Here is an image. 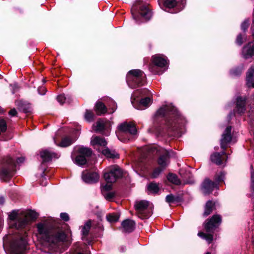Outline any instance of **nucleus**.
<instances>
[{
  "instance_id": "f257e3e1",
  "label": "nucleus",
  "mask_w": 254,
  "mask_h": 254,
  "mask_svg": "<svg viewBox=\"0 0 254 254\" xmlns=\"http://www.w3.org/2000/svg\"><path fill=\"white\" fill-rule=\"evenodd\" d=\"M38 239L41 244L50 249L59 248L60 246L66 239L65 234L63 232H58L55 235L52 234L47 225L43 223H39L37 225Z\"/></svg>"
},
{
  "instance_id": "f03ea898",
  "label": "nucleus",
  "mask_w": 254,
  "mask_h": 254,
  "mask_svg": "<svg viewBox=\"0 0 254 254\" xmlns=\"http://www.w3.org/2000/svg\"><path fill=\"white\" fill-rule=\"evenodd\" d=\"M156 116H168L166 120V125L173 130L182 129L185 124V120L181 116L172 104L161 107L156 112Z\"/></svg>"
},
{
  "instance_id": "7ed1b4c3",
  "label": "nucleus",
  "mask_w": 254,
  "mask_h": 254,
  "mask_svg": "<svg viewBox=\"0 0 254 254\" xmlns=\"http://www.w3.org/2000/svg\"><path fill=\"white\" fill-rule=\"evenodd\" d=\"M222 222V217L220 215H214L210 219H207L203 224L204 229L208 234L199 232L197 236L210 244L213 240V235L211 233L217 228Z\"/></svg>"
},
{
  "instance_id": "20e7f679",
  "label": "nucleus",
  "mask_w": 254,
  "mask_h": 254,
  "mask_svg": "<svg viewBox=\"0 0 254 254\" xmlns=\"http://www.w3.org/2000/svg\"><path fill=\"white\" fill-rule=\"evenodd\" d=\"M119 131L117 132L118 138L122 141L126 142L131 139L130 136L137 133L135 125L132 123H124L118 127Z\"/></svg>"
},
{
  "instance_id": "39448f33",
  "label": "nucleus",
  "mask_w": 254,
  "mask_h": 254,
  "mask_svg": "<svg viewBox=\"0 0 254 254\" xmlns=\"http://www.w3.org/2000/svg\"><path fill=\"white\" fill-rule=\"evenodd\" d=\"M123 175L121 168L118 166H111L106 169L104 173V177L107 184L104 186L106 190L111 189V184L115 183L116 180L122 177Z\"/></svg>"
},
{
  "instance_id": "423d86ee",
  "label": "nucleus",
  "mask_w": 254,
  "mask_h": 254,
  "mask_svg": "<svg viewBox=\"0 0 254 254\" xmlns=\"http://www.w3.org/2000/svg\"><path fill=\"white\" fill-rule=\"evenodd\" d=\"M145 74L140 69H133L128 72L127 82L129 87L135 88L141 85L144 80Z\"/></svg>"
},
{
  "instance_id": "0eeeda50",
  "label": "nucleus",
  "mask_w": 254,
  "mask_h": 254,
  "mask_svg": "<svg viewBox=\"0 0 254 254\" xmlns=\"http://www.w3.org/2000/svg\"><path fill=\"white\" fill-rule=\"evenodd\" d=\"M26 236L18 235L11 243L9 254H23L26 249Z\"/></svg>"
},
{
  "instance_id": "6e6552de",
  "label": "nucleus",
  "mask_w": 254,
  "mask_h": 254,
  "mask_svg": "<svg viewBox=\"0 0 254 254\" xmlns=\"http://www.w3.org/2000/svg\"><path fill=\"white\" fill-rule=\"evenodd\" d=\"M134 207L138 217L141 219L148 218L152 213L153 206L146 200L136 202Z\"/></svg>"
},
{
  "instance_id": "1a4fd4ad",
  "label": "nucleus",
  "mask_w": 254,
  "mask_h": 254,
  "mask_svg": "<svg viewBox=\"0 0 254 254\" xmlns=\"http://www.w3.org/2000/svg\"><path fill=\"white\" fill-rule=\"evenodd\" d=\"M15 163L10 157H7L4 159L3 165L0 172V178L4 180L11 176L14 171Z\"/></svg>"
},
{
  "instance_id": "9d476101",
  "label": "nucleus",
  "mask_w": 254,
  "mask_h": 254,
  "mask_svg": "<svg viewBox=\"0 0 254 254\" xmlns=\"http://www.w3.org/2000/svg\"><path fill=\"white\" fill-rule=\"evenodd\" d=\"M10 219L9 225L16 229L24 228L27 224L26 216H19L15 211H13L8 215Z\"/></svg>"
},
{
  "instance_id": "9b49d317",
  "label": "nucleus",
  "mask_w": 254,
  "mask_h": 254,
  "mask_svg": "<svg viewBox=\"0 0 254 254\" xmlns=\"http://www.w3.org/2000/svg\"><path fill=\"white\" fill-rule=\"evenodd\" d=\"M79 154L76 157L74 162L78 165H83L87 162L86 158L92 154V150L88 148L80 147L78 150Z\"/></svg>"
},
{
  "instance_id": "f8f14e48",
  "label": "nucleus",
  "mask_w": 254,
  "mask_h": 254,
  "mask_svg": "<svg viewBox=\"0 0 254 254\" xmlns=\"http://www.w3.org/2000/svg\"><path fill=\"white\" fill-rule=\"evenodd\" d=\"M186 3V0H164L163 2L164 10L175 8L177 12L183 9Z\"/></svg>"
},
{
  "instance_id": "ddd939ff",
  "label": "nucleus",
  "mask_w": 254,
  "mask_h": 254,
  "mask_svg": "<svg viewBox=\"0 0 254 254\" xmlns=\"http://www.w3.org/2000/svg\"><path fill=\"white\" fill-rule=\"evenodd\" d=\"M81 178L84 182L87 184H93L98 182L99 175L96 172H90L86 170L82 172Z\"/></svg>"
},
{
  "instance_id": "4468645a",
  "label": "nucleus",
  "mask_w": 254,
  "mask_h": 254,
  "mask_svg": "<svg viewBox=\"0 0 254 254\" xmlns=\"http://www.w3.org/2000/svg\"><path fill=\"white\" fill-rule=\"evenodd\" d=\"M215 188H217V184L208 179H206L201 184V190L204 194H208L211 193Z\"/></svg>"
},
{
  "instance_id": "2eb2a0df",
  "label": "nucleus",
  "mask_w": 254,
  "mask_h": 254,
  "mask_svg": "<svg viewBox=\"0 0 254 254\" xmlns=\"http://www.w3.org/2000/svg\"><path fill=\"white\" fill-rule=\"evenodd\" d=\"M231 129L232 127L231 126L227 127L222 134L221 139V147L223 149H225L227 148V144L232 140Z\"/></svg>"
},
{
  "instance_id": "dca6fc26",
  "label": "nucleus",
  "mask_w": 254,
  "mask_h": 254,
  "mask_svg": "<svg viewBox=\"0 0 254 254\" xmlns=\"http://www.w3.org/2000/svg\"><path fill=\"white\" fill-rule=\"evenodd\" d=\"M242 55L246 59L254 57V41L249 42L243 47Z\"/></svg>"
},
{
  "instance_id": "f3484780",
  "label": "nucleus",
  "mask_w": 254,
  "mask_h": 254,
  "mask_svg": "<svg viewBox=\"0 0 254 254\" xmlns=\"http://www.w3.org/2000/svg\"><path fill=\"white\" fill-rule=\"evenodd\" d=\"M40 157L43 160L42 164L44 162H49L53 158H58L59 155L58 154L50 151L49 149L42 150L40 152Z\"/></svg>"
},
{
  "instance_id": "a211bd4d",
  "label": "nucleus",
  "mask_w": 254,
  "mask_h": 254,
  "mask_svg": "<svg viewBox=\"0 0 254 254\" xmlns=\"http://www.w3.org/2000/svg\"><path fill=\"white\" fill-rule=\"evenodd\" d=\"M150 94V91L146 88L140 89L135 91L132 94L131 97V102L132 105L133 106H135V102L136 101H137V98L143 97L145 95L149 96Z\"/></svg>"
},
{
  "instance_id": "6ab92c4d",
  "label": "nucleus",
  "mask_w": 254,
  "mask_h": 254,
  "mask_svg": "<svg viewBox=\"0 0 254 254\" xmlns=\"http://www.w3.org/2000/svg\"><path fill=\"white\" fill-rule=\"evenodd\" d=\"M91 144L96 148L98 146L105 147L107 145V142L105 139L102 137L93 136L91 139Z\"/></svg>"
},
{
  "instance_id": "aec40b11",
  "label": "nucleus",
  "mask_w": 254,
  "mask_h": 254,
  "mask_svg": "<svg viewBox=\"0 0 254 254\" xmlns=\"http://www.w3.org/2000/svg\"><path fill=\"white\" fill-rule=\"evenodd\" d=\"M135 227V222L130 219H126L122 223V231L124 232H131Z\"/></svg>"
},
{
  "instance_id": "412c9836",
  "label": "nucleus",
  "mask_w": 254,
  "mask_h": 254,
  "mask_svg": "<svg viewBox=\"0 0 254 254\" xmlns=\"http://www.w3.org/2000/svg\"><path fill=\"white\" fill-rule=\"evenodd\" d=\"M169 152L166 150H163V155H160L158 160V164L159 167L164 169L168 164Z\"/></svg>"
},
{
  "instance_id": "4be33fe9",
  "label": "nucleus",
  "mask_w": 254,
  "mask_h": 254,
  "mask_svg": "<svg viewBox=\"0 0 254 254\" xmlns=\"http://www.w3.org/2000/svg\"><path fill=\"white\" fill-rule=\"evenodd\" d=\"M152 63L155 66L159 67H166L167 65L166 60L159 55H155L152 57Z\"/></svg>"
},
{
  "instance_id": "5701e85b",
  "label": "nucleus",
  "mask_w": 254,
  "mask_h": 254,
  "mask_svg": "<svg viewBox=\"0 0 254 254\" xmlns=\"http://www.w3.org/2000/svg\"><path fill=\"white\" fill-rule=\"evenodd\" d=\"M91 226V221H88L87 222L85 225L82 227V230L81 231L83 241H87V242H84V243L87 245H90L91 243V241H88L86 238V236L88 234L89 230L90 229Z\"/></svg>"
},
{
  "instance_id": "b1692460",
  "label": "nucleus",
  "mask_w": 254,
  "mask_h": 254,
  "mask_svg": "<svg viewBox=\"0 0 254 254\" xmlns=\"http://www.w3.org/2000/svg\"><path fill=\"white\" fill-rule=\"evenodd\" d=\"M246 99L242 97H238L237 99L236 110L238 114H241L245 112Z\"/></svg>"
},
{
  "instance_id": "393cba45",
  "label": "nucleus",
  "mask_w": 254,
  "mask_h": 254,
  "mask_svg": "<svg viewBox=\"0 0 254 254\" xmlns=\"http://www.w3.org/2000/svg\"><path fill=\"white\" fill-rule=\"evenodd\" d=\"M226 154L225 151H223L221 154L217 152L214 153L211 156V160L218 165H221L223 163L222 155Z\"/></svg>"
},
{
  "instance_id": "a878e982",
  "label": "nucleus",
  "mask_w": 254,
  "mask_h": 254,
  "mask_svg": "<svg viewBox=\"0 0 254 254\" xmlns=\"http://www.w3.org/2000/svg\"><path fill=\"white\" fill-rule=\"evenodd\" d=\"M140 14L142 17L146 20H149L151 16L152 13L150 10L145 5H142L140 7Z\"/></svg>"
},
{
  "instance_id": "bb28decb",
  "label": "nucleus",
  "mask_w": 254,
  "mask_h": 254,
  "mask_svg": "<svg viewBox=\"0 0 254 254\" xmlns=\"http://www.w3.org/2000/svg\"><path fill=\"white\" fill-rule=\"evenodd\" d=\"M215 208V203L212 201H208L205 205V209L203 213L204 216H207L209 215Z\"/></svg>"
},
{
  "instance_id": "cd10ccee",
  "label": "nucleus",
  "mask_w": 254,
  "mask_h": 254,
  "mask_svg": "<svg viewBox=\"0 0 254 254\" xmlns=\"http://www.w3.org/2000/svg\"><path fill=\"white\" fill-rule=\"evenodd\" d=\"M102 153L108 158H118L119 155L114 150H110L108 148H106L102 151Z\"/></svg>"
},
{
  "instance_id": "c85d7f7f",
  "label": "nucleus",
  "mask_w": 254,
  "mask_h": 254,
  "mask_svg": "<svg viewBox=\"0 0 254 254\" xmlns=\"http://www.w3.org/2000/svg\"><path fill=\"white\" fill-rule=\"evenodd\" d=\"M75 139L69 136L65 137L62 139L61 142L58 145L63 147H67L73 143Z\"/></svg>"
},
{
  "instance_id": "c756f323",
  "label": "nucleus",
  "mask_w": 254,
  "mask_h": 254,
  "mask_svg": "<svg viewBox=\"0 0 254 254\" xmlns=\"http://www.w3.org/2000/svg\"><path fill=\"white\" fill-rule=\"evenodd\" d=\"M96 111L98 115H101L107 112V108L105 105L102 102H97L96 105Z\"/></svg>"
},
{
  "instance_id": "7c9ffc66",
  "label": "nucleus",
  "mask_w": 254,
  "mask_h": 254,
  "mask_svg": "<svg viewBox=\"0 0 254 254\" xmlns=\"http://www.w3.org/2000/svg\"><path fill=\"white\" fill-rule=\"evenodd\" d=\"M250 190V195L254 198V170L252 165L251 166Z\"/></svg>"
},
{
  "instance_id": "2f4dec72",
  "label": "nucleus",
  "mask_w": 254,
  "mask_h": 254,
  "mask_svg": "<svg viewBox=\"0 0 254 254\" xmlns=\"http://www.w3.org/2000/svg\"><path fill=\"white\" fill-rule=\"evenodd\" d=\"M150 98L149 97H145L144 98L141 99L140 100L138 107H136L135 105L133 107L138 110H142L144 109V108H142L141 106H142L145 108H146L150 104Z\"/></svg>"
},
{
  "instance_id": "473e14b6",
  "label": "nucleus",
  "mask_w": 254,
  "mask_h": 254,
  "mask_svg": "<svg viewBox=\"0 0 254 254\" xmlns=\"http://www.w3.org/2000/svg\"><path fill=\"white\" fill-rule=\"evenodd\" d=\"M167 179L170 182L177 185H180L181 183V182L178 178L177 176L174 174H169L167 176Z\"/></svg>"
},
{
  "instance_id": "72a5a7b5",
  "label": "nucleus",
  "mask_w": 254,
  "mask_h": 254,
  "mask_svg": "<svg viewBox=\"0 0 254 254\" xmlns=\"http://www.w3.org/2000/svg\"><path fill=\"white\" fill-rule=\"evenodd\" d=\"M119 217L120 215L117 213H110L108 214L106 216L108 221L111 223H114L118 221L119 219Z\"/></svg>"
},
{
  "instance_id": "f704fd0d",
  "label": "nucleus",
  "mask_w": 254,
  "mask_h": 254,
  "mask_svg": "<svg viewBox=\"0 0 254 254\" xmlns=\"http://www.w3.org/2000/svg\"><path fill=\"white\" fill-rule=\"evenodd\" d=\"M106 127V122L103 120H99L95 126V130L97 131H101L103 130Z\"/></svg>"
},
{
  "instance_id": "c9c22d12",
  "label": "nucleus",
  "mask_w": 254,
  "mask_h": 254,
  "mask_svg": "<svg viewBox=\"0 0 254 254\" xmlns=\"http://www.w3.org/2000/svg\"><path fill=\"white\" fill-rule=\"evenodd\" d=\"M71 100V98L70 96L65 97L64 95L62 94L57 96V100L61 105H63L65 101L69 102Z\"/></svg>"
},
{
  "instance_id": "e433bc0d",
  "label": "nucleus",
  "mask_w": 254,
  "mask_h": 254,
  "mask_svg": "<svg viewBox=\"0 0 254 254\" xmlns=\"http://www.w3.org/2000/svg\"><path fill=\"white\" fill-rule=\"evenodd\" d=\"M147 190L151 193H157L159 190V187L156 184L151 183L148 185Z\"/></svg>"
},
{
  "instance_id": "4c0bfd02",
  "label": "nucleus",
  "mask_w": 254,
  "mask_h": 254,
  "mask_svg": "<svg viewBox=\"0 0 254 254\" xmlns=\"http://www.w3.org/2000/svg\"><path fill=\"white\" fill-rule=\"evenodd\" d=\"M254 76V66H251L248 70L247 73L246 80L247 81L250 83V80L253 78Z\"/></svg>"
},
{
  "instance_id": "58836bf2",
  "label": "nucleus",
  "mask_w": 254,
  "mask_h": 254,
  "mask_svg": "<svg viewBox=\"0 0 254 254\" xmlns=\"http://www.w3.org/2000/svg\"><path fill=\"white\" fill-rule=\"evenodd\" d=\"M225 178V173L224 172H220L219 174H217L215 177V181L217 185L218 183L222 182L224 181Z\"/></svg>"
},
{
  "instance_id": "ea45409f",
  "label": "nucleus",
  "mask_w": 254,
  "mask_h": 254,
  "mask_svg": "<svg viewBox=\"0 0 254 254\" xmlns=\"http://www.w3.org/2000/svg\"><path fill=\"white\" fill-rule=\"evenodd\" d=\"M242 71V67H236L230 71V74L233 76H236L240 75Z\"/></svg>"
},
{
  "instance_id": "a19ab883",
  "label": "nucleus",
  "mask_w": 254,
  "mask_h": 254,
  "mask_svg": "<svg viewBox=\"0 0 254 254\" xmlns=\"http://www.w3.org/2000/svg\"><path fill=\"white\" fill-rule=\"evenodd\" d=\"M84 117L86 121L91 122L93 120L94 115L91 111L87 110L85 112Z\"/></svg>"
},
{
  "instance_id": "79ce46f5",
  "label": "nucleus",
  "mask_w": 254,
  "mask_h": 254,
  "mask_svg": "<svg viewBox=\"0 0 254 254\" xmlns=\"http://www.w3.org/2000/svg\"><path fill=\"white\" fill-rule=\"evenodd\" d=\"M23 216H26L27 220H28V218H29L31 219H34L37 217L38 215L36 212L33 211H29L27 213L26 215H23Z\"/></svg>"
},
{
  "instance_id": "37998d69",
  "label": "nucleus",
  "mask_w": 254,
  "mask_h": 254,
  "mask_svg": "<svg viewBox=\"0 0 254 254\" xmlns=\"http://www.w3.org/2000/svg\"><path fill=\"white\" fill-rule=\"evenodd\" d=\"M166 201L168 203H173L177 200V197H176L172 194L167 195L166 197Z\"/></svg>"
},
{
  "instance_id": "c03bdc74",
  "label": "nucleus",
  "mask_w": 254,
  "mask_h": 254,
  "mask_svg": "<svg viewBox=\"0 0 254 254\" xmlns=\"http://www.w3.org/2000/svg\"><path fill=\"white\" fill-rule=\"evenodd\" d=\"M7 129L6 122L3 119L0 120V130L1 132H4Z\"/></svg>"
},
{
  "instance_id": "a18cd8bd",
  "label": "nucleus",
  "mask_w": 254,
  "mask_h": 254,
  "mask_svg": "<svg viewBox=\"0 0 254 254\" xmlns=\"http://www.w3.org/2000/svg\"><path fill=\"white\" fill-rule=\"evenodd\" d=\"M163 169L162 168H161L160 167H158L156 168L153 171L151 174V177L153 178L157 177L160 174V173L163 171Z\"/></svg>"
},
{
  "instance_id": "49530a36",
  "label": "nucleus",
  "mask_w": 254,
  "mask_h": 254,
  "mask_svg": "<svg viewBox=\"0 0 254 254\" xmlns=\"http://www.w3.org/2000/svg\"><path fill=\"white\" fill-rule=\"evenodd\" d=\"M245 35L239 34L238 35L236 39V43L239 45H241L243 42L244 39H245Z\"/></svg>"
},
{
  "instance_id": "de8ad7c7",
  "label": "nucleus",
  "mask_w": 254,
  "mask_h": 254,
  "mask_svg": "<svg viewBox=\"0 0 254 254\" xmlns=\"http://www.w3.org/2000/svg\"><path fill=\"white\" fill-rule=\"evenodd\" d=\"M249 26V20L246 19L241 24V29L245 31L248 28Z\"/></svg>"
},
{
  "instance_id": "09e8293b",
  "label": "nucleus",
  "mask_w": 254,
  "mask_h": 254,
  "mask_svg": "<svg viewBox=\"0 0 254 254\" xmlns=\"http://www.w3.org/2000/svg\"><path fill=\"white\" fill-rule=\"evenodd\" d=\"M61 218L65 221H67L69 220V216L66 213H62L60 215Z\"/></svg>"
},
{
  "instance_id": "8fccbe9b",
  "label": "nucleus",
  "mask_w": 254,
  "mask_h": 254,
  "mask_svg": "<svg viewBox=\"0 0 254 254\" xmlns=\"http://www.w3.org/2000/svg\"><path fill=\"white\" fill-rule=\"evenodd\" d=\"M160 147H158V148H156L155 147H150L148 148V151L149 152H151L152 153H154V152H157L158 150H160Z\"/></svg>"
},
{
  "instance_id": "3c124183",
  "label": "nucleus",
  "mask_w": 254,
  "mask_h": 254,
  "mask_svg": "<svg viewBox=\"0 0 254 254\" xmlns=\"http://www.w3.org/2000/svg\"><path fill=\"white\" fill-rule=\"evenodd\" d=\"M10 86L12 88V93H14L18 89V86L17 84H13L11 85Z\"/></svg>"
},
{
  "instance_id": "603ef678",
  "label": "nucleus",
  "mask_w": 254,
  "mask_h": 254,
  "mask_svg": "<svg viewBox=\"0 0 254 254\" xmlns=\"http://www.w3.org/2000/svg\"><path fill=\"white\" fill-rule=\"evenodd\" d=\"M46 89L44 87H41L38 89V92L41 95H44L46 93Z\"/></svg>"
},
{
  "instance_id": "864d4df0",
  "label": "nucleus",
  "mask_w": 254,
  "mask_h": 254,
  "mask_svg": "<svg viewBox=\"0 0 254 254\" xmlns=\"http://www.w3.org/2000/svg\"><path fill=\"white\" fill-rule=\"evenodd\" d=\"M17 114V111L15 109L10 110L9 112V115L11 116H15Z\"/></svg>"
},
{
  "instance_id": "5fc2aeb1",
  "label": "nucleus",
  "mask_w": 254,
  "mask_h": 254,
  "mask_svg": "<svg viewBox=\"0 0 254 254\" xmlns=\"http://www.w3.org/2000/svg\"><path fill=\"white\" fill-rule=\"evenodd\" d=\"M250 83L249 82L247 81V84L249 87H254V79H252L250 80Z\"/></svg>"
},
{
  "instance_id": "6e6d98bb",
  "label": "nucleus",
  "mask_w": 254,
  "mask_h": 254,
  "mask_svg": "<svg viewBox=\"0 0 254 254\" xmlns=\"http://www.w3.org/2000/svg\"><path fill=\"white\" fill-rule=\"evenodd\" d=\"M132 15L137 23L139 24L140 23L139 21L138 20V16L136 15L133 12H132Z\"/></svg>"
},
{
  "instance_id": "4d7b16f0",
  "label": "nucleus",
  "mask_w": 254,
  "mask_h": 254,
  "mask_svg": "<svg viewBox=\"0 0 254 254\" xmlns=\"http://www.w3.org/2000/svg\"><path fill=\"white\" fill-rule=\"evenodd\" d=\"M24 158L23 157H21L18 158L17 159L16 163L17 164L21 163H23L24 162Z\"/></svg>"
},
{
  "instance_id": "13d9d810",
  "label": "nucleus",
  "mask_w": 254,
  "mask_h": 254,
  "mask_svg": "<svg viewBox=\"0 0 254 254\" xmlns=\"http://www.w3.org/2000/svg\"><path fill=\"white\" fill-rule=\"evenodd\" d=\"M111 102L113 104V107L112 108V113H113L116 109V105H115V103L113 101L111 100Z\"/></svg>"
},
{
  "instance_id": "bf43d9fd",
  "label": "nucleus",
  "mask_w": 254,
  "mask_h": 254,
  "mask_svg": "<svg viewBox=\"0 0 254 254\" xmlns=\"http://www.w3.org/2000/svg\"><path fill=\"white\" fill-rule=\"evenodd\" d=\"M182 171H183V170H182L181 172H180V174L181 175H182V177L184 179H186L188 177H190V173H189V174H187L186 175H183V173L182 172Z\"/></svg>"
},
{
  "instance_id": "052dcab7",
  "label": "nucleus",
  "mask_w": 254,
  "mask_h": 254,
  "mask_svg": "<svg viewBox=\"0 0 254 254\" xmlns=\"http://www.w3.org/2000/svg\"><path fill=\"white\" fill-rule=\"evenodd\" d=\"M113 196H114V194H113V193H109L107 195V196H106V198H107V199H108V198H112Z\"/></svg>"
},
{
  "instance_id": "680f3d73",
  "label": "nucleus",
  "mask_w": 254,
  "mask_h": 254,
  "mask_svg": "<svg viewBox=\"0 0 254 254\" xmlns=\"http://www.w3.org/2000/svg\"><path fill=\"white\" fill-rule=\"evenodd\" d=\"M4 202V199L2 197H0V204H2Z\"/></svg>"
},
{
  "instance_id": "e2e57ef3",
  "label": "nucleus",
  "mask_w": 254,
  "mask_h": 254,
  "mask_svg": "<svg viewBox=\"0 0 254 254\" xmlns=\"http://www.w3.org/2000/svg\"><path fill=\"white\" fill-rule=\"evenodd\" d=\"M47 182H44V181H43L42 182H41V185L42 186H45L47 185Z\"/></svg>"
},
{
  "instance_id": "0e129e2a",
  "label": "nucleus",
  "mask_w": 254,
  "mask_h": 254,
  "mask_svg": "<svg viewBox=\"0 0 254 254\" xmlns=\"http://www.w3.org/2000/svg\"><path fill=\"white\" fill-rule=\"evenodd\" d=\"M71 254H83V253H80V252H73Z\"/></svg>"
},
{
  "instance_id": "69168bd1",
  "label": "nucleus",
  "mask_w": 254,
  "mask_h": 254,
  "mask_svg": "<svg viewBox=\"0 0 254 254\" xmlns=\"http://www.w3.org/2000/svg\"><path fill=\"white\" fill-rule=\"evenodd\" d=\"M252 242L253 245L254 246V235L252 236Z\"/></svg>"
},
{
  "instance_id": "338daca9",
  "label": "nucleus",
  "mask_w": 254,
  "mask_h": 254,
  "mask_svg": "<svg viewBox=\"0 0 254 254\" xmlns=\"http://www.w3.org/2000/svg\"><path fill=\"white\" fill-rule=\"evenodd\" d=\"M153 67H152L150 68V70H151V71H152V72H154V73H155V72L153 71Z\"/></svg>"
},
{
  "instance_id": "774afa93",
  "label": "nucleus",
  "mask_w": 254,
  "mask_h": 254,
  "mask_svg": "<svg viewBox=\"0 0 254 254\" xmlns=\"http://www.w3.org/2000/svg\"><path fill=\"white\" fill-rule=\"evenodd\" d=\"M232 115H233V114H232V113L230 114H229V117L230 118H231V116H232Z\"/></svg>"
}]
</instances>
